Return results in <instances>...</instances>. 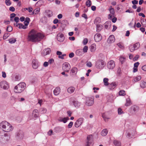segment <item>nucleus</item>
<instances>
[{
    "instance_id": "nucleus-1",
    "label": "nucleus",
    "mask_w": 146,
    "mask_h": 146,
    "mask_svg": "<svg viewBox=\"0 0 146 146\" xmlns=\"http://www.w3.org/2000/svg\"><path fill=\"white\" fill-rule=\"evenodd\" d=\"M44 37L43 35L37 32L34 29H32L29 33L27 40L29 41L35 42L40 41Z\"/></svg>"
},
{
    "instance_id": "nucleus-2",
    "label": "nucleus",
    "mask_w": 146,
    "mask_h": 146,
    "mask_svg": "<svg viewBox=\"0 0 146 146\" xmlns=\"http://www.w3.org/2000/svg\"><path fill=\"white\" fill-rule=\"evenodd\" d=\"M0 127L2 128L3 131L7 132H9L13 129L12 126L6 121L2 122L0 124Z\"/></svg>"
},
{
    "instance_id": "nucleus-3",
    "label": "nucleus",
    "mask_w": 146,
    "mask_h": 146,
    "mask_svg": "<svg viewBox=\"0 0 146 146\" xmlns=\"http://www.w3.org/2000/svg\"><path fill=\"white\" fill-rule=\"evenodd\" d=\"M25 84L24 82L20 83L15 86L14 91L16 93H20L24 90L25 88Z\"/></svg>"
},
{
    "instance_id": "nucleus-4",
    "label": "nucleus",
    "mask_w": 146,
    "mask_h": 146,
    "mask_svg": "<svg viewBox=\"0 0 146 146\" xmlns=\"http://www.w3.org/2000/svg\"><path fill=\"white\" fill-rule=\"evenodd\" d=\"M105 66V62L102 60H98L96 63V66L98 69H102L104 68Z\"/></svg>"
},
{
    "instance_id": "nucleus-5",
    "label": "nucleus",
    "mask_w": 146,
    "mask_h": 146,
    "mask_svg": "<svg viewBox=\"0 0 146 146\" xmlns=\"http://www.w3.org/2000/svg\"><path fill=\"white\" fill-rule=\"evenodd\" d=\"M62 68L64 71L66 72H68L70 68L69 64L67 62H65L63 64Z\"/></svg>"
},
{
    "instance_id": "nucleus-6",
    "label": "nucleus",
    "mask_w": 146,
    "mask_h": 146,
    "mask_svg": "<svg viewBox=\"0 0 146 146\" xmlns=\"http://www.w3.org/2000/svg\"><path fill=\"white\" fill-rule=\"evenodd\" d=\"M115 62L113 60H111L108 63L107 67L110 69H113L115 67Z\"/></svg>"
},
{
    "instance_id": "nucleus-7",
    "label": "nucleus",
    "mask_w": 146,
    "mask_h": 146,
    "mask_svg": "<svg viewBox=\"0 0 146 146\" xmlns=\"http://www.w3.org/2000/svg\"><path fill=\"white\" fill-rule=\"evenodd\" d=\"M0 85L1 88L4 89H7L9 88L8 83L5 81H1L0 83Z\"/></svg>"
},
{
    "instance_id": "nucleus-8",
    "label": "nucleus",
    "mask_w": 146,
    "mask_h": 146,
    "mask_svg": "<svg viewBox=\"0 0 146 146\" xmlns=\"http://www.w3.org/2000/svg\"><path fill=\"white\" fill-rule=\"evenodd\" d=\"M94 101L92 98H86V105L88 106H90L94 104Z\"/></svg>"
},
{
    "instance_id": "nucleus-9",
    "label": "nucleus",
    "mask_w": 146,
    "mask_h": 146,
    "mask_svg": "<svg viewBox=\"0 0 146 146\" xmlns=\"http://www.w3.org/2000/svg\"><path fill=\"white\" fill-rule=\"evenodd\" d=\"M84 119L82 117L79 118L75 123L74 125L76 127H78L81 125L83 122Z\"/></svg>"
},
{
    "instance_id": "nucleus-10",
    "label": "nucleus",
    "mask_w": 146,
    "mask_h": 146,
    "mask_svg": "<svg viewBox=\"0 0 146 146\" xmlns=\"http://www.w3.org/2000/svg\"><path fill=\"white\" fill-rule=\"evenodd\" d=\"M57 39L59 42L63 41L64 39V37L63 34L59 33L57 36Z\"/></svg>"
},
{
    "instance_id": "nucleus-11",
    "label": "nucleus",
    "mask_w": 146,
    "mask_h": 146,
    "mask_svg": "<svg viewBox=\"0 0 146 146\" xmlns=\"http://www.w3.org/2000/svg\"><path fill=\"white\" fill-rule=\"evenodd\" d=\"M94 39L96 42H98L101 40L102 37L100 34L98 33L95 35Z\"/></svg>"
},
{
    "instance_id": "nucleus-12",
    "label": "nucleus",
    "mask_w": 146,
    "mask_h": 146,
    "mask_svg": "<svg viewBox=\"0 0 146 146\" xmlns=\"http://www.w3.org/2000/svg\"><path fill=\"white\" fill-rule=\"evenodd\" d=\"M117 83L115 82H112L111 84H109L108 86L109 89L111 90L113 89L117 86Z\"/></svg>"
},
{
    "instance_id": "nucleus-13",
    "label": "nucleus",
    "mask_w": 146,
    "mask_h": 146,
    "mask_svg": "<svg viewBox=\"0 0 146 146\" xmlns=\"http://www.w3.org/2000/svg\"><path fill=\"white\" fill-rule=\"evenodd\" d=\"M115 38L113 35H111L108 38L107 42L109 43H111L114 42Z\"/></svg>"
},
{
    "instance_id": "nucleus-14",
    "label": "nucleus",
    "mask_w": 146,
    "mask_h": 146,
    "mask_svg": "<svg viewBox=\"0 0 146 146\" xmlns=\"http://www.w3.org/2000/svg\"><path fill=\"white\" fill-rule=\"evenodd\" d=\"M33 67L34 69H36L38 66V61L36 59H33L32 61Z\"/></svg>"
},
{
    "instance_id": "nucleus-15",
    "label": "nucleus",
    "mask_w": 146,
    "mask_h": 146,
    "mask_svg": "<svg viewBox=\"0 0 146 146\" xmlns=\"http://www.w3.org/2000/svg\"><path fill=\"white\" fill-rule=\"evenodd\" d=\"M131 110L135 113H136L139 110L138 107L136 105H134L132 106L131 108Z\"/></svg>"
},
{
    "instance_id": "nucleus-16",
    "label": "nucleus",
    "mask_w": 146,
    "mask_h": 146,
    "mask_svg": "<svg viewBox=\"0 0 146 146\" xmlns=\"http://www.w3.org/2000/svg\"><path fill=\"white\" fill-rule=\"evenodd\" d=\"M54 95L57 96L58 95L60 92V88L59 87H56L53 91Z\"/></svg>"
},
{
    "instance_id": "nucleus-17",
    "label": "nucleus",
    "mask_w": 146,
    "mask_h": 146,
    "mask_svg": "<svg viewBox=\"0 0 146 146\" xmlns=\"http://www.w3.org/2000/svg\"><path fill=\"white\" fill-rule=\"evenodd\" d=\"M50 48H47L44 50L42 52V54L44 56H45L49 54L50 52Z\"/></svg>"
},
{
    "instance_id": "nucleus-18",
    "label": "nucleus",
    "mask_w": 146,
    "mask_h": 146,
    "mask_svg": "<svg viewBox=\"0 0 146 146\" xmlns=\"http://www.w3.org/2000/svg\"><path fill=\"white\" fill-rule=\"evenodd\" d=\"M90 49L91 52H94L96 49V44H92L90 47Z\"/></svg>"
},
{
    "instance_id": "nucleus-19",
    "label": "nucleus",
    "mask_w": 146,
    "mask_h": 146,
    "mask_svg": "<svg viewBox=\"0 0 146 146\" xmlns=\"http://www.w3.org/2000/svg\"><path fill=\"white\" fill-rule=\"evenodd\" d=\"M69 119L68 117H60L58 119V120L60 122H63L64 123H66L68 120Z\"/></svg>"
},
{
    "instance_id": "nucleus-20",
    "label": "nucleus",
    "mask_w": 146,
    "mask_h": 146,
    "mask_svg": "<svg viewBox=\"0 0 146 146\" xmlns=\"http://www.w3.org/2000/svg\"><path fill=\"white\" fill-rule=\"evenodd\" d=\"M131 104V101L130 98L128 97L126 99V103L125 104V106H129Z\"/></svg>"
},
{
    "instance_id": "nucleus-21",
    "label": "nucleus",
    "mask_w": 146,
    "mask_h": 146,
    "mask_svg": "<svg viewBox=\"0 0 146 146\" xmlns=\"http://www.w3.org/2000/svg\"><path fill=\"white\" fill-rule=\"evenodd\" d=\"M33 115L35 117H37L38 116V111L37 110L35 109L33 111Z\"/></svg>"
},
{
    "instance_id": "nucleus-22",
    "label": "nucleus",
    "mask_w": 146,
    "mask_h": 146,
    "mask_svg": "<svg viewBox=\"0 0 146 146\" xmlns=\"http://www.w3.org/2000/svg\"><path fill=\"white\" fill-rule=\"evenodd\" d=\"M75 88L73 87H70L67 89V91L69 93H72L74 92Z\"/></svg>"
},
{
    "instance_id": "nucleus-23",
    "label": "nucleus",
    "mask_w": 146,
    "mask_h": 146,
    "mask_svg": "<svg viewBox=\"0 0 146 146\" xmlns=\"http://www.w3.org/2000/svg\"><path fill=\"white\" fill-rule=\"evenodd\" d=\"M77 68L76 67H74L72 68L71 72L73 74V75H75L77 73Z\"/></svg>"
},
{
    "instance_id": "nucleus-24",
    "label": "nucleus",
    "mask_w": 146,
    "mask_h": 146,
    "mask_svg": "<svg viewBox=\"0 0 146 146\" xmlns=\"http://www.w3.org/2000/svg\"><path fill=\"white\" fill-rule=\"evenodd\" d=\"M102 29V25L98 24L96 25V31L98 32L101 31Z\"/></svg>"
},
{
    "instance_id": "nucleus-25",
    "label": "nucleus",
    "mask_w": 146,
    "mask_h": 146,
    "mask_svg": "<svg viewBox=\"0 0 146 146\" xmlns=\"http://www.w3.org/2000/svg\"><path fill=\"white\" fill-rule=\"evenodd\" d=\"M46 15L48 17H50L52 16L53 15L52 12V11L48 10L46 11Z\"/></svg>"
},
{
    "instance_id": "nucleus-26",
    "label": "nucleus",
    "mask_w": 146,
    "mask_h": 146,
    "mask_svg": "<svg viewBox=\"0 0 146 146\" xmlns=\"http://www.w3.org/2000/svg\"><path fill=\"white\" fill-rule=\"evenodd\" d=\"M106 29H109L111 27L110 22H106L104 25Z\"/></svg>"
},
{
    "instance_id": "nucleus-27",
    "label": "nucleus",
    "mask_w": 146,
    "mask_h": 146,
    "mask_svg": "<svg viewBox=\"0 0 146 146\" xmlns=\"http://www.w3.org/2000/svg\"><path fill=\"white\" fill-rule=\"evenodd\" d=\"M73 102L75 106L76 107H79L81 105L80 103L78 101H73Z\"/></svg>"
},
{
    "instance_id": "nucleus-28",
    "label": "nucleus",
    "mask_w": 146,
    "mask_h": 146,
    "mask_svg": "<svg viewBox=\"0 0 146 146\" xmlns=\"http://www.w3.org/2000/svg\"><path fill=\"white\" fill-rule=\"evenodd\" d=\"M141 78V76H137L134 78L133 81L137 82L140 80Z\"/></svg>"
},
{
    "instance_id": "nucleus-29",
    "label": "nucleus",
    "mask_w": 146,
    "mask_h": 146,
    "mask_svg": "<svg viewBox=\"0 0 146 146\" xmlns=\"http://www.w3.org/2000/svg\"><path fill=\"white\" fill-rule=\"evenodd\" d=\"M18 26H19V29H25L27 28V26H25V25H24L23 24L20 23L17 24Z\"/></svg>"
},
{
    "instance_id": "nucleus-30",
    "label": "nucleus",
    "mask_w": 146,
    "mask_h": 146,
    "mask_svg": "<svg viewBox=\"0 0 146 146\" xmlns=\"http://www.w3.org/2000/svg\"><path fill=\"white\" fill-rule=\"evenodd\" d=\"M108 132V131L107 129H104L101 132V135L103 136H105L107 134Z\"/></svg>"
},
{
    "instance_id": "nucleus-31",
    "label": "nucleus",
    "mask_w": 146,
    "mask_h": 146,
    "mask_svg": "<svg viewBox=\"0 0 146 146\" xmlns=\"http://www.w3.org/2000/svg\"><path fill=\"white\" fill-rule=\"evenodd\" d=\"M140 86L142 88H145L146 86V82L143 81H141L140 84Z\"/></svg>"
},
{
    "instance_id": "nucleus-32",
    "label": "nucleus",
    "mask_w": 146,
    "mask_h": 146,
    "mask_svg": "<svg viewBox=\"0 0 146 146\" xmlns=\"http://www.w3.org/2000/svg\"><path fill=\"white\" fill-rule=\"evenodd\" d=\"M30 21V18L29 17H26L25 19V20L24 22V24H25V25L26 26H27L29 23V21Z\"/></svg>"
},
{
    "instance_id": "nucleus-33",
    "label": "nucleus",
    "mask_w": 146,
    "mask_h": 146,
    "mask_svg": "<svg viewBox=\"0 0 146 146\" xmlns=\"http://www.w3.org/2000/svg\"><path fill=\"white\" fill-rule=\"evenodd\" d=\"M113 143L116 146H120L121 145L120 142L116 140L114 141Z\"/></svg>"
},
{
    "instance_id": "nucleus-34",
    "label": "nucleus",
    "mask_w": 146,
    "mask_h": 146,
    "mask_svg": "<svg viewBox=\"0 0 146 146\" xmlns=\"http://www.w3.org/2000/svg\"><path fill=\"white\" fill-rule=\"evenodd\" d=\"M108 79L106 78H105L103 80V82L104 83V84L105 86L108 85L109 84L108 83Z\"/></svg>"
},
{
    "instance_id": "nucleus-35",
    "label": "nucleus",
    "mask_w": 146,
    "mask_h": 146,
    "mask_svg": "<svg viewBox=\"0 0 146 146\" xmlns=\"http://www.w3.org/2000/svg\"><path fill=\"white\" fill-rule=\"evenodd\" d=\"M140 44L139 42L136 43L134 44L133 46L135 50L138 49L140 46Z\"/></svg>"
},
{
    "instance_id": "nucleus-36",
    "label": "nucleus",
    "mask_w": 146,
    "mask_h": 146,
    "mask_svg": "<svg viewBox=\"0 0 146 146\" xmlns=\"http://www.w3.org/2000/svg\"><path fill=\"white\" fill-rule=\"evenodd\" d=\"M39 12V9H36L34 10L32 13L31 15L34 14H37Z\"/></svg>"
},
{
    "instance_id": "nucleus-37",
    "label": "nucleus",
    "mask_w": 146,
    "mask_h": 146,
    "mask_svg": "<svg viewBox=\"0 0 146 146\" xmlns=\"http://www.w3.org/2000/svg\"><path fill=\"white\" fill-rule=\"evenodd\" d=\"M86 5L88 7H90L92 5L91 1L90 0H88L86 2Z\"/></svg>"
},
{
    "instance_id": "nucleus-38",
    "label": "nucleus",
    "mask_w": 146,
    "mask_h": 146,
    "mask_svg": "<svg viewBox=\"0 0 146 146\" xmlns=\"http://www.w3.org/2000/svg\"><path fill=\"white\" fill-rule=\"evenodd\" d=\"M119 93L120 96H124L125 94V91L123 90H120Z\"/></svg>"
},
{
    "instance_id": "nucleus-39",
    "label": "nucleus",
    "mask_w": 146,
    "mask_h": 146,
    "mask_svg": "<svg viewBox=\"0 0 146 146\" xmlns=\"http://www.w3.org/2000/svg\"><path fill=\"white\" fill-rule=\"evenodd\" d=\"M125 59V58L123 57L120 56V57L119 59L121 64H123L124 62Z\"/></svg>"
},
{
    "instance_id": "nucleus-40",
    "label": "nucleus",
    "mask_w": 146,
    "mask_h": 146,
    "mask_svg": "<svg viewBox=\"0 0 146 146\" xmlns=\"http://www.w3.org/2000/svg\"><path fill=\"white\" fill-rule=\"evenodd\" d=\"M109 11H110V13L112 15H114L115 13L114 10L113 8H112L111 6L110 7Z\"/></svg>"
},
{
    "instance_id": "nucleus-41",
    "label": "nucleus",
    "mask_w": 146,
    "mask_h": 146,
    "mask_svg": "<svg viewBox=\"0 0 146 146\" xmlns=\"http://www.w3.org/2000/svg\"><path fill=\"white\" fill-rule=\"evenodd\" d=\"M129 49L131 52H133L135 50L134 48V46L132 45H130L129 47Z\"/></svg>"
},
{
    "instance_id": "nucleus-42",
    "label": "nucleus",
    "mask_w": 146,
    "mask_h": 146,
    "mask_svg": "<svg viewBox=\"0 0 146 146\" xmlns=\"http://www.w3.org/2000/svg\"><path fill=\"white\" fill-rule=\"evenodd\" d=\"M141 23L142 26L144 27H146V20L143 19L141 21Z\"/></svg>"
},
{
    "instance_id": "nucleus-43",
    "label": "nucleus",
    "mask_w": 146,
    "mask_h": 146,
    "mask_svg": "<svg viewBox=\"0 0 146 146\" xmlns=\"http://www.w3.org/2000/svg\"><path fill=\"white\" fill-rule=\"evenodd\" d=\"M76 53L78 56L81 55L82 54V50L80 49L77 50L76 51Z\"/></svg>"
},
{
    "instance_id": "nucleus-44",
    "label": "nucleus",
    "mask_w": 146,
    "mask_h": 146,
    "mask_svg": "<svg viewBox=\"0 0 146 146\" xmlns=\"http://www.w3.org/2000/svg\"><path fill=\"white\" fill-rule=\"evenodd\" d=\"M16 41L15 38H11L9 40V42L11 44H13L15 43Z\"/></svg>"
},
{
    "instance_id": "nucleus-45",
    "label": "nucleus",
    "mask_w": 146,
    "mask_h": 146,
    "mask_svg": "<svg viewBox=\"0 0 146 146\" xmlns=\"http://www.w3.org/2000/svg\"><path fill=\"white\" fill-rule=\"evenodd\" d=\"M46 110L45 108H41L40 109V112L41 113H46Z\"/></svg>"
},
{
    "instance_id": "nucleus-46",
    "label": "nucleus",
    "mask_w": 146,
    "mask_h": 146,
    "mask_svg": "<svg viewBox=\"0 0 146 146\" xmlns=\"http://www.w3.org/2000/svg\"><path fill=\"white\" fill-rule=\"evenodd\" d=\"M62 129V128L60 127H56L55 128V131H56V132L60 131H61Z\"/></svg>"
},
{
    "instance_id": "nucleus-47",
    "label": "nucleus",
    "mask_w": 146,
    "mask_h": 146,
    "mask_svg": "<svg viewBox=\"0 0 146 146\" xmlns=\"http://www.w3.org/2000/svg\"><path fill=\"white\" fill-rule=\"evenodd\" d=\"M13 29L12 27L10 26H9L7 27V31L8 32L11 31Z\"/></svg>"
},
{
    "instance_id": "nucleus-48",
    "label": "nucleus",
    "mask_w": 146,
    "mask_h": 146,
    "mask_svg": "<svg viewBox=\"0 0 146 146\" xmlns=\"http://www.w3.org/2000/svg\"><path fill=\"white\" fill-rule=\"evenodd\" d=\"M100 18L99 17H96L94 20V23H97L98 22H100Z\"/></svg>"
},
{
    "instance_id": "nucleus-49",
    "label": "nucleus",
    "mask_w": 146,
    "mask_h": 146,
    "mask_svg": "<svg viewBox=\"0 0 146 146\" xmlns=\"http://www.w3.org/2000/svg\"><path fill=\"white\" fill-rule=\"evenodd\" d=\"M93 143L92 141H87L86 146H92Z\"/></svg>"
},
{
    "instance_id": "nucleus-50",
    "label": "nucleus",
    "mask_w": 146,
    "mask_h": 146,
    "mask_svg": "<svg viewBox=\"0 0 146 146\" xmlns=\"http://www.w3.org/2000/svg\"><path fill=\"white\" fill-rule=\"evenodd\" d=\"M9 33H6L3 36V38L4 39H6L8 37H9Z\"/></svg>"
},
{
    "instance_id": "nucleus-51",
    "label": "nucleus",
    "mask_w": 146,
    "mask_h": 146,
    "mask_svg": "<svg viewBox=\"0 0 146 146\" xmlns=\"http://www.w3.org/2000/svg\"><path fill=\"white\" fill-rule=\"evenodd\" d=\"M88 50V47L86 46H85L83 48V51L84 52H86Z\"/></svg>"
},
{
    "instance_id": "nucleus-52",
    "label": "nucleus",
    "mask_w": 146,
    "mask_h": 146,
    "mask_svg": "<svg viewBox=\"0 0 146 146\" xmlns=\"http://www.w3.org/2000/svg\"><path fill=\"white\" fill-rule=\"evenodd\" d=\"M88 42V39L87 38H84L83 41V43L84 45H86Z\"/></svg>"
},
{
    "instance_id": "nucleus-53",
    "label": "nucleus",
    "mask_w": 146,
    "mask_h": 146,
    "mask_svg": "<svg viewBox=\"0 0 146 146\" xmlns=\"http://www.w3.org/2000/svg\"><path fill=\"white\" fill-rule=\"evenodd\" d=\"M53 134V131L52 129H50L48 132L47 134L49 135H51Z\"/></svg>"
},
{
    "instance_id": "nucleus-54",
    "label": "nucleus",
    "mask_w": 146,
    "mask_h": 146,
    "mask_svg": "<svg viewBox=\"0 0 146 146\" xmlns=\"http://www.w3.org/2000/svg\"><path fill=\"white\" fill-rule=\"evenodd\" d=\"M117 45L121 48H124L123 44L120 43H117Z\"/></svg>"
},
{
    "instance_id": "nucleus-55",
    "label": "nucleus",
    "mask_w": 146,
    "mask_h": 146,
    "mask_svg": "<svg viewBox=\"0 0 146 146\" xmlns=\"http://www.w3.org/2000/svg\"><path fill=\"white\" fill-rule=\"evenodd\" d=\"M5 3L6 5H10L11 3L10 0H7L5 1Z\"/></svg>"
},
{
    "instance_id": "nucleus-56",
    "label": "nucleus",
    "mask_w": 146,
    "mask_h": 146,
    "mask_svg": "<svg viewBox=\"0 0 146 146\" xmlns=\"http://www.w3.org/2000/svg\"><path fill=\"white\" fill-rule=\"evenodd\" d=\"M118 112L119 114H121L123 113V111L121 108H119L118 110Z\"/></svg>"
},
{
    "instance_id": "nucleus-57",
    "label": "nucleus",
    "mask_w": 146,
    "mask_h": 146,
    "mask_svg": "<svg viewBox=\"0 0 146 146\" xmlns=\"http://www.w3.org/2000/svg\"><path fill=\"white\" fill-rule=\"evenodd\" d=\"M26 9L29 12H31L32 11L33 9L32 7H29L26 8Z\"/></svg>"
},
{
    "instance_id": "nucleus-58",
    "label": "nucleus",
    "mask_w": 146,
    "mask_h": 146,
    "mask_svg": "<svg viewBox=\"0 0 146 146\" xmlns=\"http://www.w3.org/2000/svg\"><path fill=\"white\" fill-rule=\"evenodd\" d=\"M19 18L18 17H15L14 18V20L17 23V22L19 21Z\"/></svg>"
},
{
    "instance_id": "nucleus-59",
    "label": "nucleus",
    "mask_w": 146,
    "mask_h": 146,
    "mask_svg": "<svg viewBox=\"0 0 146 146\" xmlns=\"http://www.w3.org/2000/svg\"><path fill=\"white\" fill-rule=\"evenodd\" d=\"M92 136L89 135L87 137V141H91Z\"/></svg>"
},
{
    "instance_id": "nucleus-60",
    "label": "nucleus",
    "mask_w": 146,
    "mask_h": 146,
    "mask_svg": "<svg viewBox=\"0 0 146 146\" xmlns=\"http://www.w3.org/2000/svg\"><path fill=\"white\" fill-rule=\"evenodd\" d=\"M139 57V56L138 55H136L133 58V60L134 61L137 60Z\"/></svg>"
},
{
    "instance_id": "nucleus-61",
    "label": "nucleus",
    "mask_w": 146,
    "mask_h": 146,
    "mask_svg": "<svg viewBox=\"0 0 146 146\" xmlns=\"http://www.w3.org/2000/svg\"><path fill=\"white\" fill-rule=\"evenodd\" d=\"M73 122H70L69 123V124H68V128H71L72 125H73Z\"/></svg>"
},
{
    "instance_id": "nucleus-62",
    "label": "nucleus",
    "mask_w": 146,
    "mask_h": 146,
    "mask_svg": "<svg viewBox=\"0 0 146 146\" xmlns=\"http://www.w3.org/2000/svg\"><path fill=\"white\" fill-rule=\"evenodd\" d=\"M86 66L89 67H91L92 66V64L91 62H89L86 64Z\"/></svg>"
},
{
    "instance_id": "nucleus-63",
    "label": "nucleus",
    "mask_w": 146,
    "mask_h": 146,
    "mask_svg": "<svg viewBox=\"0 0 146 146\" xmlns=\"http://www.w3.org/2000/svg\"><path fill=\"white\" fill-rule=\"evenodd\" d=\"M9 10L12 12L15 11V8L13 7H11L9 8Z\"/></svg>"
},
{
    "instance_id": "nucleus-64",
    "label": "nucleus",
    "mask_w": 146,
    "mask_h": 146,
    "mask_svg": "<svg viewBox=\"0 0 146 146\" xmlns=\"http://www.w3.org/2000/svg\"><path fill=\"white\" fill-rule=\"evenodd\" d=\"M74 56V54L73 52H71L69 54V56L70 58H72Z\"/></svg>"
}]
</instances>
